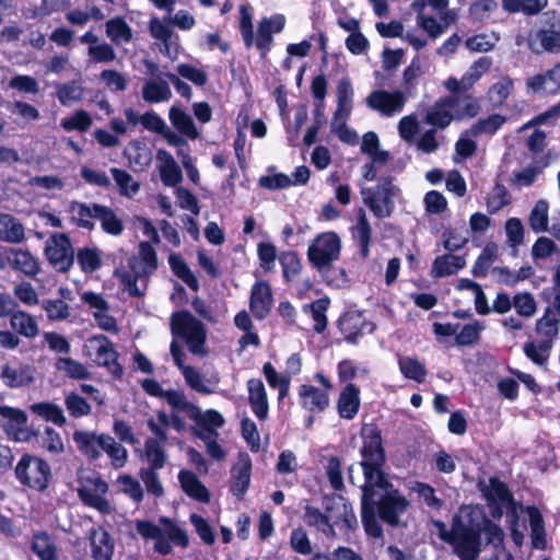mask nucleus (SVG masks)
Returning <instances> with one entry per match:
<instances>
[{"label": "nucleus", "instance_id": "f257e3e1", "mask_svg": "<svg viewBox=\"0 0 560 560\" xmlns=\"http://www.w3.org/2000/svg\"><path fill=\"white\" fill-rule=\"evenodd\" d=\"M481 513L470 506H463L453 516L448 529L441 521H435L439 538L448 544L460 560H476L481 551L480 534L483 533L487 542L495 548L503 546L504 533L502 528L490 520L482 517Z\"/></svg>", "mask_w": 560, "mask_h": 560}, {"label": "nucleus", "instance_id": "f03ea898", "mask_svg": "<svg viewBox=\"0 0 560 560\" xmlns=\"http://www.w3.org/2000/svg\"><path fill=\"white\" fill-rule=\"evenodd\" d=\"M362 460L360 463L364 482H366L368 470H375L383 479L381 485L371 486V503L377 506L380 517L389 525H398L400 516L407 511L409 501L393 487L388 481L383 466L385 464V452L382 445V438L378 431L371 429L363 434V446L361 450Z\"/></svg>", "mask_w": 560, "mask_h": 560}, {"label": "nucleus", "instance_id": "7ed1b4c3", "mask_svg": "<svg viewBox=\"0 0 560 560\" xmlns=\"http://www.w3.org/2000/svg\"><path fill=\"white\" fill-rule=\"evenodd\" d=\"M136 530L144 541L152 542V549L160 556L171 555L174 548L187 549L190 538L187 529L175 518L161 516L158 522L136 521Z\"/></svg>", "mask_w": 560, "mask_h": 560}, {"label": "nucleus", "instance_id": "20e7f679", "mask_svg": "<svg viewBox=\"0 0 560 560\" xmlns=\"http://www.w3.org/2000/svg\"><path fill=\"white\" fill-rule=\"evenodd\" d=\"M341 241L335 232L320 233L312 241L307 249L310 262L324 275L327 283L336 287L346 282V272L331 267L339 259Z\"/></svg>", "mask_w": 560, "mask_h": 560}, {"label": "nucleus", "instance_id": "39448f33", "mask_svg": "<svg viewBox=\"0 0 560 560\" xmlns=\"http://www.w3.org/2000/svg\"><path fill=\"white\" fill-rule=\"evenodd\" d=\"M171 329L174 336L185 340L189 351L199 357H205L207 331L203 324L189 312H178L171 317Z\"/></svg>", "mask_w": 560, "mask_h": 560}, {"label": "nucleus", "instance_id": "423d86ee", "mask_svg": "<svg viewBox=\"0 0 560 560\" xmlns=\"http://www.w3.org/2000/svg\"><path fill=\"white\" fill-rule=\"evenodd\" d=\"M15 476L23 486L35 491H43L48 487L51 470L43 458L26 454L18 462Z\"/></svg>", "mask_w": 560, "mask_h": 560}, {"label": "nucleus", "instance_id": "0eeeda50", "mask_svg": "<svg viewBox=\"0 0 560 560\" xmlns=\"http://www.w3.org/2000/svg\"><path fill=\"white\" fill-rule=\"evenodd\" d=\"M83 352L96 365L105 368L114 377L122 376L124 370L118 363V353L107 337L97 335L89 338L83 346Z\"/></svg>", "mask_w": 560, "mask_h": 560}, {"label": "nucleus", "instance_id": "6e6552de", "mask_svg": "<svg viewBox=\"0 0 560 560\" xmlns=\"http://www.w3.org/2000/svg\"><path fill=\"white\" fill-rule=\"evenodd\" d=\"M399 189L392 180L385 179L375 188H363L361 190L364 205L378 219L388 218L394 211V198Z\"/></svg>", "mask_w": 560, "mask_h": 560}, {"label": "nucleus", "instance_id": "1a4fd4ad", "mask_svg": "<svg viewBox=\"0 0 560 560\" xmlns=\"http://www.w3.org/2000/svg\"><path fill=\"white\" fill-rule=\"evenodd\" d=\"M78 495L81 501L97 510L102 514H109L113 509L105 494L108 491V485L98 476L93 475L81 478Z\"/></svg>", "mask_w": 560, "mask_h": 560}, {"label": "nucleus", "instance_id": "9d476101", "mask_svg": "<svg viewBox=\"0 0 560 560\" xmlns=\"http://www.w3.org/2000/svg\"><path fill=\"white\" fill-rule=\"evenodd\" d=\"M45 254L49 262L58 271H68L74 261L70 238L65 233H55L47 240Z\"/></svg>", "mask_w": 560, "mask_h": 560}, {"label": "nucleus", "instance_id": "9b49d317", "mask_svg": "<svg viewBox=\"0 0 560 560\" xmlns=\"http://www.w3.org/2000/svg\"><path fill=\"white\" fill-rule=\"evenodd\" d=\"M366 482L360 486L362 491V506L361 516L365 532L372 537H380L382 535V527L375 516V506L371 503V486L381 485L383 479L376 474L375 470H368Z\"/></svg>", "mask_w": 560, "mask_h": 560}, {"label": "nucleus", "instance_id": "f8f14e48", "mask_svg": "<svg viewBox=\"0 0 560 560\" xmlns=\"http://www.w3.org/2000/svg\"><path fill=\"white\" fill-rule=\"evenodd\" d=\"M154 270L145 266L136 256H132L129 259V270H116L115 276L130 295L138 296L143 293L147 279Z\"/></svg>", "mask_w": 560, "mask_h": 560}, {"label": "nucleus", "instance_id": "ddd939ff", "mask_svg": "<svg viewBox=\"0 0 560 560\" xmlns=\"http://www.w3.org/2000/svg\"><path fill=\"white\" fill-rule=\"evenodd\" d=\"M408 94L401 91L376 90L366 97V105L386 117L400 114L404 110Z\"/></svg>", "mask_w": 560, "mask_h": 560}, {"label": "nucleus", "instance_id": "4468645a", "mask_svg": "<svg viewBox=\"0 0 560 560\" xmlns=\"http://www.w3.org/2000/svg\"><path fill=\"white\" fill-rule=\"evenodd\" d=\"M0 418L2 419L1 427L9 439L15 442H26L30 440L31 433L26 427L28 417L24 410L1 405Z\"/></svg>", "mask_w": 560, "mask_h": 560}, {"label": "nucleus", "instance_id": "2eb2a0df", "mask_svg": "<svg viewBox=\"0 0 560 560\" xmlns=\"http://www.w3.org/2000/svg\"><path fill=\"white\" fill-rule=\"evenodd\" d=\"M183 410L172 408L171 413L165 410H158L155 417L149 418L147 425L153 436L147 438L148 440H161L167 442V429L173 428L177 432H183L186 429V422L180 416Z\"/></svg>", "mask_w": 560, "mask_h": 560}, {"label": "nucleus", "instance_id": "dca6fc26", "mask_svg": "<svg viewBox=\"0 0 560 560\" xmlns=\"http://www.w3.org/2000/svg\"><path fill=\"white\" fill-rule=\"evenodd\" d=\"M528 48L536 55L560 52V21L550 26H542L528 35Z\"/></svg>", "mask_w": 560, "mask_h": 560}, {"label": "nucleus", "instance_id": "f3484780", "mask_svg": "<svg viewBox=\"0 0 560 560\" xmlns=\"http://www.w3.org/2000/svg\"><path fill=\"white\" fill-rule=\"evenodd\" d=\"M180 410L198 427L202 428L207 435H218L215 430L225 424V419L219 411L214 409L202 411L198 406L189 401L187 397Z\"/></svg>", "mask_w": 560, "mask_h": 560}, {"label": "nucleus", "instance_id": "a211bd4d", "mask_svg": "<svg viewBox=\"0 0 560 560\" xmlns=\"http://www.w3.org/2000/svg\"><path fill=\"white\" fill-rule=\"evenodd\" d=\"M490 66V59L481 57L467 69L460 80L451 77L444 82V86L453 94L466 92L481 79V77L489 70Z\"/></svg>", "mask_w": 560, "mask_h": 560}, {"label": "nucleus", "instance_id": "6ab92c4d", "mask_svg": "<svg viewBox=\"0 0 560 560\" xmlns=\"http://www.w3.org/2000/svg\"><path fill=\"white\" fill-rule=\"evenodd\" d=\"M156 170L160 179L166 187L175 188L183 182V172L174 156L164 149L156 151Z\"/></svg>", "mask_w": 560, "mask_h": 560}, {"label": "nucleus", "instance_id": "aec40b11", "mask_svg": "<svg viewBox=\"0 0 560 560\" xmlns=\"http://www.w3.org/2000/svg\"><path fill=\"white\" fill-rule=\"evenodd\" d=\"M285 24V18L282 14H275L262 19L258 24L256 47L265 57L273 42V34L280 33Z\"/></svg>", "mask_w": 560, "mask_h": 560}, {"label": "nucleus", "instance_id": "412c9836", "mask_svg": "<svg viewBox=\"0 0 560 560\" xmlns=\"http://www.w3.org/2000/svg\"><path fill=\"white\" fill-rule=\"evenodd\" d=\"M0 378L10 388L23 387L34 382V371L27 364L9 362L1 368Z\"/></svg>", "mask_w": 560, "mask_h": 560}, {"label": "nucleus", "instance_id": "4be33fe9", "mask_svg": "<svg viewBox=\"0 0 560 560\" xmlns=\"http://www.w3.org/2000/svg\"><path fill=\"white\" fill-rule=\"evenodd\" d=\"M273 303L270 285L265 281H257L252 287L249 308L258 319H264L271 311Z\"/></svg>", "mask_w": 560, "mask_h": 560}, {"label": "nucleus", "instance_id": "5701e85b", "mask_svg": "<svg viewBox=\"0 0 560 560\" xmlns=\"http://www.w3.org/2000/svg\"><path fill=\"white\" fill-rule=\"evenodd\" d=\"M337 108L334 114L331 125L337 126L340 122L343 126L352 110L353 88L349 78H342L338 81L336 88Z\"/></svg>", "mask_w": 560, "mask_h": 560}, {"label": "nucleus", "instance_id": "b1692460", "mask_svg": "<svg viewBox=\"0 0 560 560\" xmlns=\"http://www.w3.org/2000/svg\"><path fill=\"white\" fill-rule=\"evenodd\" d=\"M90 552L93 560H112L115 551V541L110 534L102 527L91 530Z\"/></svg>", "mask_w": 560, "mask_h": 560}, {"label": "nucleus", "instance_id": "393cba45", "mask_svg": "<svg viewBox=\"0 0 560 560\" xmlns=\"http://www.w3.org/2000/svg\"><path fill=\"white\" fill-rule=\"evenodd\" d=\"M252 459L247 454H240L231 470V492L243 498L250 485Z\"/></svg>", "mask_w": 560, "mask_h": 560}, {"label": "nucleus", "instance_id": "a878e982", "mask_svg": "<svg viewBox=\"0 0 560 560\" xmlns=\"http://www.w3.org/2000/svg\"><path fill=\"white\" fill-rule=\"evenodd\" d=\"M486 498L493 517H501L503 509L511 504L512 495L508 487L497 478H491L486 490Z\"/></svg>", "mask_w": 560, "mask_h": 560}, {"label": "nucleus", "instance_id": "bb28decb", "mask_svg": "<svg viewBox=\"0 0 560 560\" xmlns=\"http://www.w3.org/2000/svg\"><path fill=\"white\" fill-rule=\"evenodd\" d=\"M300 405L312 412H322L329 405V395L313 385L303 384L299 387Z\"/></svg>", "mask_w": 560, "mask_h": 560}, {"label": "nucleus", "instance_id": "cd10ccee", "mask_svg": "<svg viewBox=\"0 0 560 560\" xmlns=\"http://www.w3.org/2000/svg\"><path fill=\"white\" fill-rule=\"evenodd\" d=\"M143 390L153 397L164 399L172 408L180 409L185 399L186 394L182 389H163L162 385L154 378H144L141 382Z\"/></svg>", "mask_w": 560, "mask_h": 560}, {"label": "nucleus", "instance_id": "c85d7f7f", "mask_svg": "<svg viewBox=\"0 0 560 560\" xmlns=\"http://www.w3.org/2000/svg\"><path fill=\"white\" fill-rule=\"evenodd\" d=\"M454 100L448 97L436 101L427 112L424 122L439 129L446 128L453 120Z\"/></svg>", "mask_w": 560, "mask_h": 560}, {"label": "nucleus", "instance_id": "c756f323", "mask_svg": "<svg viewBox=\"0 0 560 560\" xmlns=\"http://www.w3.org/2000/svg\"><path fill=\"white\" fill-rule=\"evenodd\" d=\"M247 390L252 411L259 420H266L269 405L264 383L259 378H250L247 382Z\"/></svg>", "mask_w": 560, "mask_h": 560}, {"label": "nucleus", "instance_id": "7c9ffc66", "mask_svg": "<svg viewBox=\"0 0 560 560\" xmlns=\"http://www.w3.org/2000/svg\"><path fill=\"white\" fill-rule=\"evenodd\" d=\"M105 433L97 434L91 431H74L73 442L78 451L90 459H97L101 456Z\"/></svg>", "mask_w": 560, "mask_h": 560}, {"label": "nucleus", "instance_id": "2f4dec72", "mask_svg": "<svg viewBox=\"0 0 560 560\" xmlns=\"http://www.w3.org/2000/svg\"><path fill=\"white\" fill-rule=\"evenodd\" d=\"M360 389L354 384H348L340 393L337 402L338 415L342 419L351 420L359 412Z\"/></svg>", "mask_w": 560, "mask_h": 560}, {"label": "nucleus", "instance_id": "473e14b6", "mask_svg": "<svg viewBox=\"0 0 560 560\" xmlns=\"http://www.w3.org/2000/svg\"><path fill=\"white\" fill-rule=\"evenodd\" d=\"M167 442L161 440H148L145 439L143 444V451L141 453V459L144 460L149 469H162L168 458L165 445Z\"/></svg>", "mask_w": 560, "mask_h": 560}, {"label": "nucleus", "instance_id": "72a5a7b5", "mask_svg": "<svg viewBox=\"0 0 560 560\" xmlns=\"http://www.w3.org/2000/svg\"><path fill=\"white\" fill-rule=\"evenodd\" d=\"M535 331L539 337V340L550 341V345L553 346L555 340L559 336L560 319L552 307L548 306L545 310L544 315L537 319Z\"/></svg>", "mask_w": 560, "mask_h": 560}, {"label": "nucleus", "instance_id": "f704fd0d", "mask_svg": "<svg viewBox=\"0 0 560 560\" xmlns=\"http://www.w3.org/2000/svg\"><path fill=\"white\" fill-rule=\"evenodd\" d=\"M178 481L183 491L191 499L208 503L210 493L199 478L190 470L183 469L178 472Z\"/></svg>", "mask_w": 560, "mask_h": 560}, {"label": "nucleus", "instance_id": "c9c22d12", "mask_svg": "<svg viewBox=\"0 0 560 560\" xmlns=\"http://www.w3.org/2000/svg\"><path fill=\"white\" fill-rule=\"evenodd\" d=\"M25 240V229L19 219L10 213L0 212V241L21 244Z\"/></svg>", "mask_w": 560, "mask_h": 560}, {"label": "nucleus", "instance_id": "e433bc0d", "mask_svg": "<svg viewBox=\"0 0 560 560\" xmlns=\"http://www.w3.org/2000/svg\"><path fill=\"white\" fill-rule=\"evenodd\" d=\"M304 522L326 536L335 534L334 526L339 523V517L322 513L317 508L306 506L303 517Z\"/></svg>", "mask_w": 560, "mask_h": 560}, {"label": "nucleus", "instance_id": "4c0bfd02", "mask_svg": "<svg viewBox=\"0 0 560 560\" xmlns=\"http://www.w3.org/2000/svg\"><path fill=\"white\" fill-rule=\"evenodd\" d=\"M100 205L97 203H84L79 201H72L69 205V214L72 222L78 226L84 229H93V219L96 220V212H98Z\"/></svg>", "mask_w": 560, "mask_h": 560}, {"label": "nucleus", "instance_id": "58836bf2", "mask_svg": "<svg viewBox=\"0 0 560 560\" xmlns=\"http://www.w3.org/2000/svg\"><path fill=\"white\" fill-rule=\"evenodd\" d=\"M141 95L148 103L167 102L173 96L168 83L162 79L145 80L142 85Z\"/></svg>", "mask_w": 560, "mask_h": 560}, {"label": "nucleus", "instance_id": "ea45409f", "mask_svg": "<svg viewBox=\"0 0 560 560\" xmlns=\"http://www.w3.org/2000/svg\"><path fill=\"white\" fill-rule=\"evenodd\" d=\"M466 265L465 258L459 255H442L434 259L431 269L433 277H447L456 273Z\"/></svg>", "mask_w": 560, "mask_h": 560}, {"label": "nucleus", "instance_id": "a19ab883", "mask_svg": "<svg viewBox=\"0 0 560 560\" xmlns=\"http://www.w3.org/2000/svg\"><path fill=\"white\" fill-rule=\"evenodd\" d=\"M372 229L364 209H359L357 224L352 228V237L360 246L362 257H368Z\"/></svg>", "mask_w": 560, "mask_h": 560}, {"label": "nucleus", "instance_id": "79ce46f5", "mask_svg": "<svg viewBox=\"0 0 560 560\" xmlns=\"http://www.w3.org/2000/svg\"><path fill=\"white\" fill-rule=\"evenodd\" d=\"M168 118L172 125L187 138L195 140L199 137V131L189 114L179 107L172 106L168 112Z\"/></svg>", "mask_w": 560, "mask_h": 560}, {"label": "nucleus", "instance_id": "37998d69", "mask_svg": "<svg viewBox=\"0 0 560 560\" xmlns=\"http://www.w3.org/2000/svg\"><path fill=\"white\" fill-rule=\"evenodd\" d=\"M106 36L117 46L132 40V28L120 16L109 19L105 24Z\"/></svg>", "mask_w": 560, "mask_h": 560}, {"label": "nucleus", "instance_id": "c03bdc74", "mask_svg": "<svg viewBox=\"0 0 560 560\" xmlns=\"http://www.w3.org/2000/svg\"><path fill=\"white\" fill-rule=\"evenodd\" d=\"M9 261L14 269L26 276H35L39 271L37 259L28 250L12 248L9 254Z\"/></svg>", "mask_w": 560, "mask_h": 560}, {"label": "nucleus", "instance_id": "a18cd8bd", "mask_svg": "<svg viewBox=\"0 0 560 560\" xmlns=\"http://www.w3.org/2000/svg\"><path fill=\"white\" fill-rule=\"evenodd\" d=\"M56 96L61 105L71 106L83 98L84 88L80 80H71L57 85Z\"/></svg>", "mask_w": 560, "mask_h": 560}, {"label": "nucleus", "instance_id": "49530a36", "mask_svg": "<svg viewBox=\"0 0 560 560\" xmlns=\"http://www.w3.org/2000/svg\"><path fill=\"white\" fill-rule=\"evenodd\" d=\"M102 451L109 457L114 468H122L128 460V451L109 434L103 436Z\"/></svg>", "mask_w": 560, "mask_h": 560}, {"label": "nucleus", "instance_id": "de8ad7c7", "mask_svg": "<svg viewBox=\"0 0 560 560\" xmlns=\"http://www.w3.org/2000/svg\"><path fill=\"white\" fill-rule=\"evenodd\" d=\"M548 4V0H502V8L509 13L536 15Z\"/></svg>", "mask_w": 560, "mask_h": 560}, {"label": "nucleus", "instance_id": "09e8293b", "mask_svg": "<svg viewBox=\"0 0 560 560\" xmlns=\"http://www.w3.org/2000/svg\"><path fill=\"white\" fill-rule=\"evenodd\" d=\"M398 368L400 373L408 380H412L417 383H422L427 376V370L423 363H421L415 357L398 355Z\"/></svg>", "mask_w": 560, "mask_h": 560}, {"label": "nucleus", "instance_id": "8fccbe9b", "mask_svg": "<svg viewBox=\"0 0 560 560\" xmlns=\"http://www.w3.org/2000/svg\"><path fill=\"white\" fill-rule=\"evenodd\" d=\"M329 306V299H318L311 304H305L303 311L312 316L314 320V330L318 334L323 332L327 327L326 312Z\"/></svg>", "mask_w": 560, "mask_h": 560}, {"label": "nucleus", "instance_id": "3c124183", "mask_svg": "<svg viewBox=\"0 0 560 560\" xmlns=\"http://www.w3.org/2000/svg\"><path fill=\"white\" fill-rule=\"evenodd\" d=\"M11 327L20 335L26 338H34L38 335V325L33 316L18 311L10 318Z\"/></svg>", "mask_w": 560, "mask_h": 560}, {"label": "nucleus", "instance_id": "603ef678", "mask_svg": "<svg viewBox=\"0 0 560 560\" xmlns=\"http://www.w3.org/2000/svg\"><path fill=\"white\" fill-rule=\"evenodd\" d=\"M552 347L553 346L550 345V341H527L524 343L523 350L525 355L533 363H535L538 366H545L548 362Z\"/></svg>", "mask_w": 560, "mask_h": 560}, {"label": "nucleus", "instance_id": "864d4df0", "mask_svg": "<svg viewBox=\"0 0 560 560\" xmlns=\"http://www.w3.org/2000/svg\"><path fill=\"white\" fill-rule=\"evenodd\" d=\"M56 369L73 380H88L91 377V372L88 368L70 357L59 358L56 361Z\"/></svg>", "mask_w": 560, "mask_h": 560}, {"label": "nucleus", "instance_id": "5fc2aeb1", "mask_svg": "<svg viewBox=\"0 0 560 560\" xmlns=\"http://www.w3.org/2000/svg\"><path fill=\"white\" fill-rule=\"evenodd\" d=\"M116 185L118 186L120 195L132 198L140 190V183L127 172L117 167L110 170Z\"/></svg>", "mask_w": 560, "mask_h": 560}, {"label": "nucleus", "instance_id": "6e6d98bb", "mask_svg": "<svg viewBox=\"0 0 560 560\" xmlns=\"http://www.w3.org/2000/svg\"><path fill=\"white\" fill-rule=\"evenodd\" d=\"M548 212L549 205L546 200H538L533 207L529 213L528 224L535 233L547 232L549 221Z\"/></svg>", "mask_w": 560, "mask_h": 560}, {"label": "nucleus", "instance_id": "4d7b16f0", "mask_svg": "<svg viewBox=\"0 0 560 560\" xmlns=\"http://www.w3.org/2000/svg\"><path fill=\"white\" fill-rule=\"evenodd\" d=\"M31 410L47 421L61 427L66 423V417L60 406L54 402H37L31 406Z\"/></svg>", "mask_w": 560, "mask_h": 560}, {"label": "nucleus", "instance_id": "13d9d810", "mask_svg": "<svg viewBox=\"0 0 560 560\" xmlns=\"http://www.w3.org/2000/svg\"><path fill=\"white\" fill-rule=\"evenodd\" d=\"M506 121V117L500 114H492L487 118L479 119L474 124L469 132L472 137L480 135H493L495 133Z\"/></svg>", "mask_w": 560, "mask_h": 560}, {"label": "nucleus", "instance_id": "bf43d9fd", "mask_svg": "<svg viewBox=\"0 0 560 560\" xmlns=\"http://www.w3.org/2000/svg\"><path fill=\"white\" fill-rule=\"evenodd\" d=\"M448 98L454 100L453 109L456 110L458 118H472L477 116L481 109L478 98L472 95L448 96Z\"/></svg>", "mask_w": 560, "mask_h": 560}, {"label": "nucleus", "instance_id": "052dcab7", "mask_svg": "<svg viewBox=\"0 0 560 560\" xmlns=\"http://www.w3.org/2000/svg\"><path fill=\"white\" fill-rule=\"evenodd\" d=\"M96 220L101 222L102 229L108 234L117 236L124 231L121 220L106 206L100 205L98 212H96Z\"/></svg>", "mask_w": 560, "mask_h": 560}, {"label": "nucleus", "instance_id": "680f3d73", "mask_svg": "<svg viewBox=\"0 0 560 560\" xmlns=\"http://www.w3.org/2000/svg\"><path fill=\"white\" fill-rule=\"evenodd\" d=\"M168 264L171 266L172 271L180 278L190 289L198 290V279L194 276L188 265L183 260V258L172 253L168 256Z\"/></svg>", "mask_w": 560, "mask_h": 560}, {"label": "nucleus", "instance_id": "e2e57ef3", "mask_svg": "<svg viewBox=\"0 0 560 560\" xmlns=\"http://www.w3.org/2000/svg\"><path fill=\"white\" fill-rule=\"evenodd\" d=\"M513 91V81L509 77L501 78L492 84L487 93L490 103L494 107L501 106Z\"/></svg>", "mask_w": 560, "mask_h": 560}, {"label": "nucleus", "instance_id": "0e129e2a", "mask_svg": "<svg viewBox=\"0 0 560 560\" xmlns=\"http://www.w3.org/2000/svg\"><path fill=\"white\" fill-rule=\"evenodd\" d=\"M77 260L85 273H92L102 265L101 253L96 248L83 247L77 253Z\"/></svg>", "mask_w": 560, "mask_h": 560}, {"label": "nucleus", "instance_id": "69168bd1", "mask_svg": "<svg viewBox=\"0 0 560 560\" xmlns=\"http://www.w3.org/2000/svg\"><path fill=\"white\" fill-rule=\"evenodd\" d=\"M117 483L120 491L129 497L133 502L140 503L143 500L144 492L142 486L135 477L124 474L118 476Z\"/></svg>", "mask_w": 560, "mask_h": 560}, {"label": "nucleus", "instance_id": "338daca9", "mask_svg": "<svg viewBox=\"0 0 560 560\" xmlns=\"http://www.w3.org/2000/svg\"><path fill=\"white\" fill-rule=\"evenodd\" d=\"M60 126L66 131H86L92 126V117L91 115L83 110H77L71 116L63 118L60 121Z\"/></svg>", "mask_w": 560, "mask_h": 560}, {"label": "nucleus", "instance_id": "774afa93", "mask_svg": "<svg viewBox=\"0 0 560 560\" xmlns=\"http://www.w3.org/2000/svg\"><path fill=\"white\" fill-rule=\"evenodd\" d=\"M32 550L40 560H55V547L51 544L49 536L44 532L34 534Z\"/></svg>", "mask_w": 560, "mask_h": 560}]
</instances>
